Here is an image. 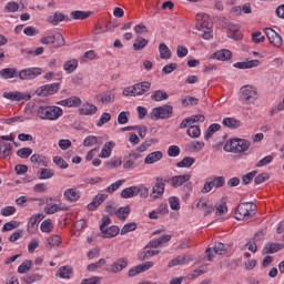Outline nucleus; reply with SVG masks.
Segmentation results:
<instances>
[{"instance_id":"53","label":"nucleus","mask_w":284,"mask_h":284,"mask_svg":"<svg viewBox=\"0 0 284 284\" xmlns=\"http://www.w3.org/2000/svg\"><path fill=\"white\" fill-rule=\"evenodd\" d=\"M125 183V180H118L116 182L112 183L111 185H109L105 189V192H108V194H112L114 192H116L119 190V187Z\"/></svg>"},{"instance_id":"13","label":"nucleus","mask_w":284,"mask_h":284,"mask_svg":"<svg viewBox=\"0 0 284 284\" xmlns=\"http://www.w3.org/2000/svg\"><path fill=\"white\" fill-rule=\"evenodd\" d=\"M41 221H43V214L32 215L27 225V232L29 234H37V231L39 230V223H41Z\"/></svg>"},{"instance_id":"22","label":"nucleus","mask_w":284,"mask_h":284,"mask_svg":"<svg viewBox=\"0 0 284 284\" xmlns=\"http://www.w3.org/2000/svg\"><path fill=\"white\" fill-rule=\"evenodd\" d=\"M116 144L112 141L105 142L100 154L99 158L100 159H110V156L112 155V150H114V146Z\"/></svg>"},{"instance_id":"20","label":"nucleus","mask_w":284,"mask_h":284,"mask_svg":"<svg viewBox=\"0 0 284 284\" xmlns=\"http://www.w3.org/2000/svg\"><path fill=\"white\" fill-rule=\"evenodd\" d=\"M108 199V194H98L93 197L92 202L88 204V210L94 212Z\"/></svg>"},{"instance_id":"27","label":"nucleus","mask_w":284,"mask_h":284,"mask_svg":"<svg viewBox=\"0 0 284 284\" xmlns=\"http://www.w3.org/2000/svg\"><path fill=\"white\" fill-rule=\"evenodd\" d=\"M30 161L33 165H38V168H48V158L41 154H33L30 158Z\"/></svg>"},{"instance_id":"32","label":"nucleus","mask_w":284,"mask_h":284,"mask_svg":"<svg viewBox=\"0 0 284 284\" xmlns=\"http://www.w3.org/2000/svg\"><path fill=\"white\" fill-rule=\"evenodd\" d=\"M92 14L91 11H81L75 10L71 12V19H74L75 21H84V19H89V17Z\"/></svg>"},{"instance_id":"38","label":"nucleus","mask_w":284,"mask_h":284,"mask_svg":"<svg viewBox=\"0 0 284 284\" xmlns=\"http://www.w3.org/2000/svg\"><path fill=\"white\" fill-rule=\"evenodd\" d=\"M181 103L183 108H190V105H199V98H194L190 95L182 97Z\"/></svg>"},{"instance_id":"7","label":"nucleus","mask_w":284,"mask_h":284,"mask_svg":"<svg viewBox=\"0 0 284 284\" xmlns=\"http://www.w3.org/2000/svg\"><path fill=\"white\" fill-rule=\"evenodd\" d=\"M174 112V108L169 104H164L162 106L154 108L150 116L152 121H159V119H170Z\"/></svg>"},{"instance_id":"29","label":"nucleus","mask_w":284,"mask_h":284,"mask_svg":"<svg viewBox=\"0 0 284 284\" xmlns=\"http://www.w3.org/2000/svg\"><path fill=\"white\" fill-rule=\"evenodd\" d=\"M261 61L258 60H250L246 62H237L234 64V68H237L239 70H248L250 68H258V64Z\"/></svg>"},{"instance_id":"26","label":"nucleus","mask_w":284,"mask_h":284,"mask_svg":"<svg viewBox=\"0 0 284 284\" xmlns=\"http://www.w3.org/2000/svg\"><path fill=\"white\" fill-rule=\"evenodd\" d=\"M125 267H128V260L120 258L111 265L110 272L112 274H116L118 272H122V270H125Z\"/></svg>"},{"instance_id":"63","label":"nucleus","mask_w":284,"mask_h":284,"mask_svg":"<svg viewBox=\"0 0 284 284\" xmlns=\"http://www.w3.org/2000/svg\"><path fill=\"white\" fill-rule=\"evenodd\" d=\"M211 183L213 184V187H223V185H225V178L224 176H215L213 179V181H211Z\"/></svg>"},{"instance_id":"35","label":"nucleus","mask_w":284,"mask_h":284,"mask_svg":"<svg viewBox=\"0 0 284 284\" xmlns=\"http://www.w3.org/2000/svg\"><path fill=\"white\" fill-rule=\"evenodd\" d=\"M148 43H150V40H146L145 38L143 37H138L135 40H134V43H133V50H135L136 52H139L140 50H143Z\"/></svg>"},{"instance_id":"61","label":"nucleus","mask_w":284,"mask_h":284,"mask_svg":"<svg viewBox=\"0 0 284 284\" xmlns=\"http://www.w3.org/2000/svg\"><path fill=\"white\" fill-rule=\"evenodd\" d=\"M52 220H44L41 225H40V230L41 232H47L50 233L52 232Z\"/></svg>"},{"instance_id":"18","label":"nucleus","mask_w":284,"mask_h":284,"mask_svg":"<svg viewBox=\"0 0 284 284\" xmlns=\"http://www.w3.org/2000/svg\"><path fill=\"white\" fill-rule=\"evenodd\" d=\"M97 112H99V108L90 102L84 103L79 110L82 116H92V114H97Z\"/></svg>"},{"instance_id":"31","label":"nucleus","mask_w":284,"mask_h":284,"mask_svg":"<svg viewBox=\"0 0 284 284\" xmlns=\"http://www.w3.org/2000/svg\"><path fill=\"white\" fill-rule=\"evenodd\" d=\"M10 154H12V144L1 141L0 142V156H2V159H8V156H10Z\"/></svg>"},{"instance_id":"28","label":"nucleus","mask_w":284,"mask_h":284,"mask_svg":"<svg viewBox=\"0 0 284 284\" xmlns=\"http://www.w3.org/2000/svg\"><path fill=\"white\" fill-rule=\"evenodd\" d=\"M284 248V244L281 243H268L263 250V254H276V252H281Z\"/></svg>"},{"instance_id":"33","label":"nucleus","mask_w":284,"mask_h":284,"mask_svg":"<svg viewBox=\"0 0 284 284\" xmlns=\"http://www.w3.org/2000/svg\"><path fill=\"white\" fill-rule=\"evenodd\" d=\"M222 124L225 128H230L231 130H236V128H241V122L234 118H224Z\"/></svg>"},{"instance_id":"60","label":"nucleus","mask_w":284,"mask_h":284,"mask_svg":"<svg viewBox=\"0 0 284 284\" xmlns=\"http://www.w3.org/2000/svg\"><path fill=\"white\" fill-rule=\"evenodd\" d=\"M213 251L215 252V254H219L220 256L227 254V248H225V244H223L221 242L215 244Z\"/></svg>"},{"instance_id":"48","label":"nucleus","mask_w":284,"mask_h":284,"mask_svg":"<svg viewBox=\"0 0 284 284\" xmlns=\"http://www.w3.org/2000/svg\"><path fill=\"white\" fill-rule=\"evenodd\" d=\"M134 196H136V186L126 187L121 192L122 199H134Z\"/></svg>"},{"instance_id":"9","label":"nucleus","mask_w":284,"mask_h":284,"mask_svg":"<svg viewBox=\"0 0 284 284\" xmlns=\"http://www.w3.org/2000/svg\"><path fill=\"white\" fill-rule=\"evenodd\" d=\"M256 89L252 85H245L241 88V99L245 103H254L256 100Z\"/></svg>"},{"instance_id":"1","label":"nucleus","mask_w":284,"mask_h":284,"mask_svg":"<svg viewBox=\"0 0 284 284\" xmlns=\"http://www.w3.org/2000/svg\"><path fill=\"white\" fill-rule=\"evenodd\" d=\"M252 148V142L245 139H233L225 143L224 151L233 154H245Z\"/></svg>"},{"instance_id":"55","label":"nucleus","mask_w":284,"mask_h":284,"mask_svg":"<svg viewBox=\"0 0 284 284\" xmlns=\"http://www.w3.org/2000/svg\"><path fill=\"white\" fill-rule=\"evenodd\" d=\"M30 270H32V261H24L18 267V273L19 274H26V272H30Z\"/></svg>"},{"instance_id":"43","label":"nucleus","mask_w":284,"mask_h":284,"mask_svg":"<svg viewBox=\"0 0 284 284\" xmlns=\"http://www.w3.org/2000/svg\"><path fill=\"white\" fill-rule=\"evenodd\" d=\"M77 68H79V61H77V59L69 60L64 63V70L67 71V74H72Z\"/></svg>"},{"instance_id":"5","label":"nucleus","mask_w":284,"mask_h":284,"mask_svg":"<svg viewBox=\"0 0 284 284\" xmlns=\"http://www.w3.org/2000/svg\"><path fill=\"white\" fill-rule=\"evenodd\" d=\"M101 221L102 223L100 224V232L103 234L104 239H114V236H119V232H121L119 226L112 225L108 227V225L112 223V220L110 219V216L104 215Z\"/></svg>"},{"instance_id":"41","label":"nucleus","mask_w":284,"mask_h":284,"mask_svg":"<svg viewBox=\"0 0 284 284\" xmlns=\"http://www.w3.org/2000/svg\"><path fill=\"white\" fill-rule=\"evenodd\" d=\"M71 274H72V266L70 265L61 266L57 272V276H59L60 278H70Z\"/></svg>"},{"instance_id":"37","label":"nucleus","mask_w":284,"mask_h":284,"mask_svg":"<svg viewBox=\"0 0 284 284\" xmlns=\"http://www.w3.org/2000/svg\"><path fill=\"white\" fill-rule=\"evenodd\" d=\"M219 130H221V124L219 123L211 124L205 131V134H204L205 141H210V139H212V136H214V133L219 132Z\"/></svg>"},{"instance_id":"42","label":"nucleus","mask_w":284,"mask_h":284,"mask_svg":"<svg viewBox=\"0 0 284 284\" xmlns=\"http://www.w3.org/2000/svg\"><path fill=\"white\" fill-rule=\"evenodd\" d=\"M43 278V275L38 274V273H29L24 276V283L26 284H33V283H39Z\"/></svg>"},{"instance_id":"39","label":"nucleus","mask_w":284,"mask_h":284,"mask_svg":"<svg viewBox=\"0 0 284 284\" xmlns=\"http://www.w3.org/2000/svg\"><path fill=\"white\" fill-rule=\"evenodd\" d=\"M37 176L40 181H45L54 176V171L52 169H41L40 172L37 173Z\"/></svg>"},{"instance_id":"24","label":"nucleus","mask_w":284,"mask_h":284,"mask_svg":"<svg viewBox=\"0 0 284 284\" xmlns=\"http://www.w3.org/2000/svg\"><path fill=\"white\" fill-rule=\"evenodd\" d=\"M161 159H163V152L154 151L145 156L144 163L145 165H152L153 163L161 161Z\"/></svg>"},{"instance_id":"2","label":"nucleus","mask_w":284,"mask_h":284,"mask_svg":"<svg viewBox=\"0 0 284 284\" xmlns=\"http://www.w3.org/2000/svg\"><path fill=\"white\" fill-rule=\"evenodd\" d=\"M37 115L42 121H57V119L63 116V110L59 106H39Z\"/></svg>"},{"instance_id":"8","label":"nucleus","mask_w":284,"mask_h":284,"mask_svg":"<svg viewBox=\"0 0 284 284\" xmlns=\"http://www.w3.org/2000/svg\"><path fill=\"white\" fill-rule=\"evenodd\" d=\"M61 90V83L55 82L52 84H45L36 90L37 97H51V94H57Z\"/></svg>"},{"instance_id":"6","label":"nucleus","mask_w":284,"mask_h":284,"mask_svg":"<svg viewBox=\"0 0 284 284\" xmlns=\"http://www.w3.org/2000/svg\"><path fill=\"white\" fill-rule=\"evenodd\" d=\"M42 45H52L55 50L65 45V38L60 32H54L51 36H45L40 39Z\"/></svg>"},{"instance_id":"45","label":"nucleus","mask_w":284,"mask_h":284,"mask_svg":"<svg viewBox=\"0 0 284 284\" xmlns=\"http://www.w3.org/2000/svg\"><path fill=\"white\" fill-rule=\"evenodd\" d=\"M186 134L191 139H199V136H201V126L191 124V126L186 131Z\"/></svg>"},{"instance_id":"23","label":"nucleus","mask_w":284,"mask_h":284,"mask_svg":"<svg viewBox=\"0 0 284 284\" xmlns=\"http://www.w3.org/2000/svg\"><path fill=\"white\" fill-rule=\"evenodd\" d=\"M192 179V175L185 174V175H175L171 179V185L172 187H181L183 183H187Z\"/></svg>"},{"instance_id":"52","label":"nucleus","mask_w":284,"mask_h":284,"mask_svg":"<svg viewBox=\"0 0 284 284\" xmlns=\"http://www.w3.org/2000/svg\"><path fill=\"white\" fill-rule=\"evenodd\" d=\"M194 158L186 156L176 163V168H192L194 165Z\"/></svg>"},{"instance_id":"47","label":"nucleus","mask_w":284,"mask_h":284,"mask_svg":"<svg viewBox=\"0 0 284 284\" xmlns=\"http://www.w3.org/2000/svg\"><path fill=\"white\" fill-rule=\"evenodd\" d=\"M48 21L52 26H59V23H61V21H65V16L63 13L55 12L53 14V17H49Z\"/></svg>"},{"instance_id":"4","label":"nucleus","mask_w":284,"mask_h":284,"mask_svg":"<svg viewBox=\"0 0 284 284\" xmlns=\"http://www.w3.org/2000/svg\"><path fill=\"white\" fill-rule=\"evenodd\" d=\"M196 30H203L202 38L206 41L212 39V23H210V16L205 13L197 14Z\"/></svg>"},{"instance_id":"16","label":"nucleus","mask_w":284,"mask_h":284,"mask_svg":"<svg viewBox=\"0 0 284 284\" xmlns=\"http://www.w3.org/2000/svg\"><path fill=\"white\" fill-rule=\"evenodd\" d=\"M194 261V258L190 255H179L169 262L168 267H176V265H185L190 262Z\"/></svg>"},{"instance_id":"36","label":"nucleus","mask_w":284,"mask_h":284,"mask_svg":"<svg viewBox=\"0 0 284 284\" xmlns=\"http://www.w3.org/2000/svg\"><path fill=\"white\" fill-rule=\"evenodd\" d=\"M159 50H160V59H172V51L170 50V48H168L166 43H160L159 45Z\"/></svg>"},{"instance_id":"12","label":"nucleus","mask_w":284,"mask_h":284,"mask_svg":"<svg viewBox=\"0 0 284 284\" xmlns=\"http://www.w3.org/2000/svg\"><path fill=\"white\" fill-rule=\"evenodd\" d=\"M264 32L272 45L275 48H281L283 45V38L276 31H274V29L266 28L264 29Z\"/></svg>"},{"instance_id":"10","label":"nucleus","mask_w":284,"mask_h":284,"mask_svg":"<svg viewBox=\"0 0 284 284\" xmlns=\"http://www.w3.org/2000/svg\"><path fill=\"white\" fill-rule=\"evenodd\" d=\"M41 68H29L21 70L18 77L21 81H29L31 79H37V77L41 75Z\"/></svg>"},{"instance_id":"50","label":"nucleus","mask_w":284,"mask_h":284,"mask_svg":"<svg viewBox=\"0 0 284 284\" xmlns=\"http://www.w3.org/2000/svg\"><path fill=\"white\" fill-rule=\"evenodd\" d=\"M135 196L148 199V196H150V189L145 186H135Z\"/></svg>"},{"instance_id":"46","label":"nucleus","mask_w":284,"mask_h":284,"mask_svg":"<svg viewBox=\"0 0 284 284\" xmlns=\"http://www.w3.org/2000/svg\"><path fill=\"white\" fill-rule=\"evenodd\" d=\"M61 245V236L53 235L47 239L45 247H59Z\"/></svg>"},{"instance_id":"64","label":"nucleus","mask_w":284,"mask_h":284,"mask_svg":"<svg viewBox=\"0 0 284 284\" xmlns=\"http://www.w3.org/2000/svg\"><path fill=\"white\" fill-rule=\"evenodd\" d=\"M134 230H136V223L131 222L125 224L122 229H121V234H128L129 232H134Z\"/></svg>"},{"instance_id":"34","label":"nucleus","mask_w":284,"mask_h":284,"mask_svg":"<svg viewBox=\"0 0 284 284\" xmlns=\"http://www.w3.org/2000/svg\"><path fill=\"white\" fill-rule=\"evenodd\" d=\"M0 77L2 79H14V77H19L16 68H6L0 71Z\"/></svg>"},{"instance_id":"11","label":"nucleus","mask_w":284,"mask_h":284,"mask_svg":"<svg viewBox=\"0 0 284 284\" xmlns=\"http://www.w3.org/2000/svg\"><path fill=\"white\" fill-rule=\"evenodd\" d=\"M141 159V153L136 151H131L129 155L124 158L123 168L124 170H132L133 168H136L139 163H136V160Z\"/></svg>"},{"instance_id":"49","label":"nucleus","mask_w":284,"mask_h":284,"mask_svg":"<svg viewBox=\"0 0 284 284\" xmlns=\"http://www.w3.org/2000/svg\"><path fill=\"white\" fill-rule=\"evenodd\" d=\"M118 219H120V221H125V219H128L129 214H130V206H122L118 210V212H115Z\"/></svg>"},{"instance_id":"62","label":"nucleus","mask_w":284,"mask_h":284,"mask_svg":"<svg viewBox=\"0 0 284 284\" xmlns=\"http://www.w3.org/2000/svg\"><path fill=\"white\" fill-rule=\"evenodd\" d=\"M253 43H263L265 41V36L261 31H256L252 33Z\"/></svg>"},{"instance_id":"44","label":"nucleus","mask_w":284,"mask_h":284,"mask_svg":"<svg viewBox=\"0 0 284 284\" xmlns=\"http://www.w3.org/2000/svg\"><path fill=\"white\" fill-rule=\"evenodd\" d=\"M168 98V92L163 90L153 91L151 94L152 101H165Z\"/></svg>"},{"instance_id":"59","label":"nucleus","mask_w":284,"mask_h":284,"mask_svg":"<svg viewBox=\"0 0 284 284\" xmlns=\"http://www.w3.org/2000/svg\"><path fill=\"white\" fill-rule=\"evenodd\" d=\"M32 155V149L30 148H22L17 151V156L20 159H28V156Z\"/></svg>"},{"instance_id":"14","label":"nucleus","mask_w":284,"mask_h":284,"mask_svg":"<svg viewBox=\"0 0 284 284\" xmlns=\"http://www.w3.org/2000/svg\"><path fill=\"white\" fill-rule=\"evenodd\" d=\"M165 192V183H163V178H156V183L152 187L151 196L152 199H161Z\"/></svg>"},{"instance_id":"56","label":"nucleus","mask_w":284,"mask_h":284,"mask_svg":"<svg viewBox=\"0 0 284 284\" xmlns=\"http://www.w3.org/2000/svg\"><path fill=\"white\" fill-rule=\"evenodd\" d=\"M20 223L17 221L7 222L2 226V232H11V230H17Z\"/></svg>"},{"instance_id":"40","label":"nucleus","mask_w":284,"mask_h":284,"mask_svg":"<svg viewBox=\"0 0 284 284\" xmlns=\"http://www.w3.org/2000/svg\"><path fill=\"white\" fill-rule=\"evenodd\" d=\"M81 195H79V192H77L75 189H68L64 191V197L67 201L74 202L79 201Z\"/></svg>"},{"instance_id":"25","label":"nucleus","mask_w":284,"mask_h":284,"mask_svg":"<svg viewBox=\"0 0 284 284\" xmlns=\"http://www.w3.org/2000/svg\"><path fill=\"white\" fill-rule=\"evenodd\" d=\"M58 105H64L67 108H79L81 105V98L72 97L58 102Z\"/></svg>"},{"instance_id":"19","label":"nucleus","mask_w":284,"mask_h":284,"mask_svg":"<svg viewBox=\"0 0 284 284\" xmlns=\"http://www.w3.org/2000/svg\"><path fill=\"white\" fill-rule=\"evenodd\" d=\"M150 88H152V83L144 81V82L134 84L133 91L135 97H141L142 94H145V92H149Z\"/></svg>"},{"instance_id":"30","label":"nucleus","mask_w":284,"mask_h":284,"mask_svg":"<svg viewBox=\"0 0 284 284\" xmlns=\"http://www.w3.org/2000/svg\"><path fill=\"white\" fill-rule=\"evenodd\" d=\"M213 59H217V61H230L232 59V51L223 49L215 53H213Z\"/></svg>"},{"instance_id":"15","label":"nucleus","mask_w":284,"mask_h":284,"mask_svg":"<svg viewBox=\"0 0 284 284\" xmlns=\"http://www.w3.org/2000/svg\"><path fill=\"white\" fill-rule=\"evenodd\" d=\"M4 99H8L9 101H30L32 99L31 94H23L19 91L16 92H4L3 93Z\"/></svg>"},{"instance_id":"54","label":"nucleus","mask_w":284,"mask_h":284,"mask_svg":"<svg viewBox=\"0 0 284 284\" xmlns=\"http://www.w3.org/2000/svg\"><path fill=\"white\" fill-rule=\"evenodd\" d=\"M98 143H99V138H97L94 135H89L83 141L84 148H92L93 145H97Z\"/></svg>"},{"instance_id":"21","label":"nucleus","mask_w":284,"mask_h":284,"mask_svg":"<svg viewBox=\"0 0 284 284\" xmlns=\"http://www.w3.org/2000/svg\"><path fill=\"white\" fill-rule=\"evenodd\" d=\"M45 214H57V212H68V206L63 204H47L44 207Z\"/></svg>"},{"instance_id":"17","label":"nucleus","mask_w":284,"mask_h":284,"mask_svg":"<svg viewBox=\"0 0 284 284\" xmlns=\"http://www.w3.org/2000/svg\"><path fill=\"white\" fill-rule=\"evenodd\" d=\"M95 101H98V103H102L103 105L114 103V93H112L110 91L100 93V94L95 95Z\"/></svg>"},{"instance_id":"58","label":"nucleus","mask_w":284,"mask_h":284,"mask_svg":"<svg viewBox=\"0 0 284 284\" xmlns=\"http://www.w3.org/2000/svg\"><path fill=\"white\" fill-rule=\"evenodd\" d=\"M111 120H112V115L110 113H108V112H104L100 116L97 125H98V128H102V125H105V123L110 122Z\"/></svg>"},{"instance_id":"3","label":"nucleus","mask_w":284,"mask_h":284,"mask_svg":"<svg viewBox=\"0 0 284 284\" xmlns=\"http://www.w3.org/2000/svg\"><path fill=\"white\" fill-rule=\"evenodd\" d=\"M256 214V205L250 202H244L237 205L235 211V219L237 221H247L255 216Z\"/></svg>"},{"instance_id":"51","label":"nucleus","mask_w":284,"mask_h":284,"mask_svg":"<svg viewBox=\"0 0 284 284\" xmlns=\"http://www.w3.org/2000/svg\"><path fill=\"white\" fill-rule=\"evenodd\" d=\"M158 254H161V251L150 250V247L145 246L142 253V256L140 258L141 261H145V258H148L149 256H156Z\"/></svg>"},{"instance_id":"57","label":"nucleus","mask_w":284,"mask_h":284,"mask_svg":"<svg viewBox=\"0 0 284 284\" xmlns=\"http://www.w3.org/2000/svg\"><path fill=\"white\" fill-rule=\"evenodd\" d=\"M53 163L57 165V168H60V170H68V162L63 160L61 156H54Z\"/></svg>"}]
</instances>
